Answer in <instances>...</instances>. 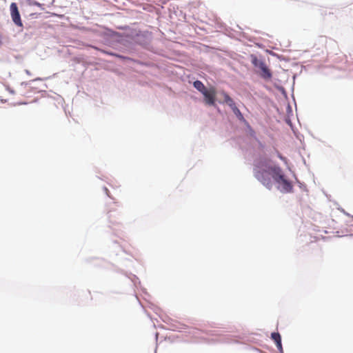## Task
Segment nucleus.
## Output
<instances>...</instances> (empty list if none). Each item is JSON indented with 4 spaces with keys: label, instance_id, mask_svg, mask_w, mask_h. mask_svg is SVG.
<instances>
[{
    "label": "nucleus",
    "instance_id": "nucleus-1",
    "mask_svg": "<svg viewBox=\"0 0 353 353\" xmlns=\"http://www.w3.org/2000/svg\"><path fill=\"white\" fill-rule=\"evenodd\" d=\"M254 176L264 186L270 190L273 185L272 178L275 181L276 177L281 176V168L270 160H261L254 165Z\"/></svg>",
    "mask_w": 353,
    "mask_h": 353
},
{
    "label": "nucleus",
    "instance_id": "nucleus-9",
    "mask_svg": "<svg viewBox=\"0 0 353 353\" xmlns=\"http://www.w3.org/2000/svg\"><path fill=\"white\" fill-rule=\"evenodd\" d=\"M233 112L234 113V114L239 119H243V117L241 114V112H240V110H239V108L235 106L233 109H232Z\"/></svg>",
    "mask_w": 353,
    "mask_h": 353
},
{
    "label": "nucleus",
    "instance_id": "nucleus-3",
    "mask_svg": "<svg viewBox=\"0 0 353 353\" xmlns=\"http://www.w3.org/2000/svg\"><path fill=\"white\" fill-rule=\"evenodd\" d=\"M10 16L13 23L18 27L23 28V25L21 19L17 4L14 2L10 6Z\"/></svg>",
    "mask_w": 353,
    "mask_h": 353
},
{
    "label": "nucleus",
    "instance_id": "nucleus-2",
    "mask_svg": "<svg viewBox=\"0 0 353 353\" xmlns=\"http://www.w3.org/2000/svg\"><path fill=\"white\" fill-rule=\"evenodd\" d=\"M251 61L254 67L260 70L259 74L263 79L269 80L272 78V73L263 61L259 59L256 56H252Z\"/></svg>",
    "mask_w": 353,
    "mask_h": 353
},
{
    "label": "nucleus",
    "instance_id": "nucleus-6",
    "mask_svg": "<svg viewBox=\"0 0 353 353\" xmlns=\"http://www.w3.org/2000/svg\"><path fill=\"white\" fill-rule=\"evenodd\" d=\"M271 338L275 342L278 350L280 352H282L283 347H282V344H281V335L279 334V333H278V332L272 333Z\"/></svg>",
    "mask_w": 353,
    "mask_h": 353
},
{
    "label": "nucleus",
    "instance_id": "nucleus-5",
    "mask_svg": "<svg viewBox=\"0 0 353 353\" xmlns=\"http://www.w3.org/2000/svg\"><path fill=\"white\" fill-rule=\"evenodd\" d=\"M281 177H276L275 181L278 183H280L282 185V190L284 192H292L293 190V186L292 183L285 178V176L281 169Z\"/></svg>",
    "mask_w": 353,
    "mask_h": 353
},
{
    "label": "nucleus",
    "instance_id": "nucleus-10",
    "mask_svg": "<svg viewBox=\"0 0 353 353\" xmlns=\"http://www.w3.org/2000/svg\"><path fill=\"white\" fill-rule=\"evenodd\" d=\"M105 190L106 194L108 195V192H109V191H108V188H105Z\"/></svg>",
    "mask_w": 353,
    "mask_h": 353
},
{
    "label": "nucleus",
    "instance_id": "nucleus-4",
    "mask_svg": "<svg viewBox=\"0 0 353 353\" xmlns=\"http://www.w3.org/2000/svg\"><path fill=\"white\" fill-rule=\"evenodd\" d=\"M204 101L209 105H214L215 103L216 91L214 87L206 89L203 93Z\"/></svg>",
    "mask_w": 353,
    "mask_h": 353
},
{
    "label": "nucleus",
    "instance_id": "nucleus-7",
    "mask_svg": "<svg viewBox=\"0 0 353 353\" xmlns=\"http://www.w3.org/2000/svg\"><path fill=\"white\" fill-rule=\"evenodd\" d=\"M222 94L224 97V101L232 108L233 109L236 105L233 99L225 92H222Z\"/></svg>",
    "mask_w": 353,
    "mask_h": 353
},
{
    "label": "nucleus",
    "instance_id": "nucleus-8",
    "mask_svg": "<svg viewBox=\"0 0 353 353\" xmlns=\"http://www.w3.org/2000/svg\"><path fill=\"white\" fill-rule=\"evenodd\" d=\"M194 87L199 92L203 93L207 88L201 81H195L193 83Z\"/></svg>",
    "mask_w": 353,
    "mask_h": 353
}]
</instances>
